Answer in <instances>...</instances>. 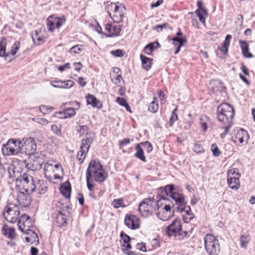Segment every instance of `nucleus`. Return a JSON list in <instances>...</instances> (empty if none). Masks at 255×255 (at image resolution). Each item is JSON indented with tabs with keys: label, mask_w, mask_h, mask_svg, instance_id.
I'll use <instances>...</instances> for the list:
<instances>
[{
	"label": "nucleus",
	"mask_w": 255,
	"mask_h": 255,
	"mask_svg": "<svg viewBox=\"0 0 255 255\" xmlns=\"http://www.w3.org/2000/svg\"><path fill=\"white\" fill-rule=\"evenodd\" d=\"M122 81H124L122 76L121 70L118 67L113 68V82L119 86H121Z\"/></svg>",
	"instance_id": "aec40b11"
},
{
	"label": "nucleus",
	"mask_w": 255,
	"mask_h": 255,
	"mask_svg": "<svg viewBox=\"0 0 255 255\" xmlns=\"http://www.w3.org/2000/svg\"><path fill=\"white\" fill-rule=\"evenodd\" d=\"M209 121V118L206 116H202L200 118V125L203 131L207 130V122Z\"/></svg>",
	"instance_id": "e433bc0d"
},
{
	"label": "nucleus",
	"mask_w": 255,
	"mask_h": 255,
	"mask_svg": "<svg viewBox=\"0 0 255 255\" xmlns=\"http://www.w3.org/2000/svg\"><path fill=\"white\" fill-rule=\"evenodd\" d=\"M172 40L173 41V44L176 46L177 43L180 44V42H182V43H184L186 42V38L185 37H182L181 38L179 37H175L172 39Z\"/></svg>",
	"instance_id": "3c124183"
},
{
	"label": "nucleus",
	"mask_w": 255,
	"mask_h": 255,
	"mask_svg": "<svg viewBox=\"0 0 255 255\" xmlns=\"http://www.w3.org/2000/svg\"><path fill=\"white\" fill-rule=\"evenodd\" d=\"M6 41L4 37H2L0 41V56L4 57L5 60L11 62L12 58L9 56V53H6Z\"/></svg>",
	"instance_id": "6ab92c4d"
},
{
	"label": "nucleus",
	"mask_w": 255,
	"mask_h": 255,
	"mask_svg": "<svg viewBox=\"0 0 255 255\" xmlns=\"http://www.w3.org/2000/svg\"><path fill=\"white\" fill-rule=\"evenodd\" d=\"M136 248L137 250L145 252L146 251V246L144 243H138L136 245Z\"/></svg>",
	"instance_id": "e2e57ef3"
},
{
	"label": "nucleus",
	"mask_w": 255,
	"mask_h": 255,
	"mask_svg": "<svg viewBox=\"0 0 255 255\" xmlns=\"http://www.w3.org/2000/svg\"><path fill=\"white\" fill-rule=\"evenodd\" d=\"M22 232L29 235L30 238L32 240V244L36 241L37 242V244L39 243L38 235L33 230L30 229H26L25 230L24 229V232Z\"/></svg>",
	"instance_id": "2f4dec72"
},
{
	"label": "nucleus",
	"mask_w": 255,
	"mask_h": 255,
	"mask_svg": "<svg viewBox=\"0 0 255 255\" xmlns=\"http://www.w3.org/2000/svg\"><path fill=\"white\" fill-rule=\"evenodd\" d=\"M33 121L38 124H41V125H44V126L48 124V120L44 118H34L33 119Z\"/></svg>",
	"instance_id": "864d4df0"
},
{
	"label": "nucleus",
	"mask_w": 255,
	"mask_h": 255,
	"mask_svg": "<svg viewBox=\"0 0 255 255\" xmlns=\"http://www.w3.org/2000/svg\"><path fill=\"white\" fill-rule=\"evenodd\" d=\"M19 180L22 184L25 192L28 194L32 193L36 191V185L34 178L28 173H24L21 175L17 180Z\"/></svg>",
	"instance_id": "0eeeda50"
},
{
	"label": "nucleus",
	"mask_w": 255,
	"mask_h": 255,
	"mask_svg": "<svg viewBox=\"0 0 255 255\" xmlns=\"http://www.w3.org/2000/svg\"><path fill=\"white\" fill-rule=\"evenodd\" d=\"M77 132L81 136L84 135V137H87V134L89 133H93L89 130V128L86 126H80L79 129L77 130Z\"/></svg>",
	"instance_id": "c9c22d12"
},
{
	"label": "nucleus",
	"mask_w": 255,
	"mask_h": 255,
	"mask_svg": "<svg viewBox=\"0 0 255 255\" xmlns=\"http://www.w3.org/2000/svg\"><path fill=\"white\" fill-rule=\"evenodd\" d=\"M115 5L114 14L113 15V21L119 23L122 20L126 8L125 5L119 2H115Z\"/></svg>",
	"instance_id": "f8f14e48"
},
{
	"label": "nucleus",
	"mask_w": 255,
	"mask_h": 255,
	"mask_svg": "<svg viewBox=\"0 0 255 255\" xmlns=\"http://www.w3.org/2000/svg\"><path fill=\"white\" fill-rule=\"evenodd\" d=\"M76 114L75 110L73 108H68L63 112H57L55 116L60 119H64L71 117Z\"/></svg>",
	"instance_id": "b1692460"
},
{
	"label": "nucleus",
	"mask_w": 255,
	"mask_h": 255,
	"mask_svg": "<svg viewBox=\"0 0 255 255\" xmlns=\"http://www.w3.org/2000/svg\"><path fill=\"white\" fill-rule=\"evenodd\" d=\"M140 144H137L135 146V149L136 150V152L135 153L134 156L137 158L140 159L141 161L143 162L146 161V158L144 155V153L143 149L140 146Z\"/></svg>",
	"instance_id": "473e14b6"
},
{
	"label": "nucleus",
	"mask_w": 255,
	"mask_h": 255,
	"mask_svg": "<svg viewBox=\"0 0 255 255\" xmlns=\"http://www.w3.org/2000/svg\"><path fill=\"white\" fill-rule=\"evenodd\" d=\"M71 67V65L69 63H66L63 65H60L58 67V69L60 72H63L66 69H69Z\"/></svg>",
	"instance_id": "0e129e2a"
},
{
	"label": "nucleus",
	"mask_w": 255,
	"mask_h": 255,
	"mask_svg": "<svg viewBox=\"0 0 255 255\" xmlns=\"http://www.w3.org/2000/svg\"><path fill=\"white\" fill-rule=\"evenodd\" d=\"M52 107H49L45 105H40L39 107V111L43 114H46L48 113L49 110H52Z\"/></svg>",
	"instance_id": "6e6d98bb"
},
{
	"label": "nucleus",
	"mask_w": 255,
	"mask_h": 255,
	"mask_svg": "<svg viewBox=\"0 0 255 255\" xmlns=\"http://www.w3.org/2000/svg\"><path fill=\"white\" fill-rule=\"evenodd\" d=\"M140 144L143 146L144 149L147 153H150L152 150V146L151 144L148 141H145L144 142H141L140 143Z\"/></svg>",
	"instance_id": "8fccbe9b"
},
{
	"label": "nucleus",
	"mask_w": 255,
	"mask_h": 255,
	"mask_svg": "<svg viewBox=\"0 0 255 255\" xmlns=\"http://www.w3.org/2000/svg\"><path fill=\"white\" fill-rule=\"evenodd\" d=\"M66 21V18L64 16H62L61 17H57L54 19V22L56 28L59 29Z\"/></svg>",
	"instance_id": "ea45409f"
},
{
	"label": "nucleus",
	"mask_w": 255,
	"mask_h": 255,
	"mask_svg": "<svg viewBox=\"0 0 255 255\" xmlns=\"http://www.w3.org/2000/svg\"><path fill=\"white\" fill-rule=\"evenodd\" d=\"M116 102L121 106H124L127 103V102L124 98L118 97L116 99Z\"/></svg>",
	"instance_id": "338daca9"
},
{
	"label": "nucleus",
	"mask_w": 255,
	"mask_h": 255,
	"mask_svg": "<svg viewBox=\"0 0 255 255\" xmlns=\"http://www.w3.org/2000/svg\"><path fill=\"white\" fill-rule=\"evenodd\" d=\"M87 153V152L82 151L81 149H80L79 151L78 152L76 155V158L78 161H79V164H81L83 162L86 156Z\"/></svg>",
	"instance_id": "a19ab883"
},
{
	"label": "nucleus",
	"mask_w": 255,
	"mask_h": 255,
	"mask_svg": "<svg viewBox=\"0 0 255 255\" xmlns=\"http://www.w3.org/2000/svg\"><path fill=\"white\" fill-rule=\"evenodd\" d=\"M193 150L194 152H196L197 153H199L202 152L203 151V148L202 146L199 143H195L194 144V147L193 148Z\"/></svg>",
	"instance_id": "5fc2aeb1"
},
{
	"label": "nucleus",
	"mask_w": 255,
	"mask_h": 255,
	"mask_svg": "<svg viewBox=\"0 0 255 255\" xmlns=\"http://www.w3.org/2000/svg\"><path fill=\"white\" fill-rule=\"evenodd\" d=\"M113 205L115 208L126 207L124 202V200L122 198L114 200L113 201Z\"/></svg>",
	"instance_id": "79ce46f5"
},
{
	"label": "nucleus",
	"mask_w": 255,
	"mask_h": 255,
	"mask_svg": "<svg viewBox=\"0 0 255 255\" xmlns=\"http://www.w3.org/2000/svg\"><path fill=\"white\" fill-rule=\"evenodd\" d=\"M121 29L122 25L120 24L113 26V37L120 35Z\"/></svg>",
	"instance_id": "09e8293b"
},
{
	"label": "nucleus",
	"mask_w": 255,
	"mask_h": 255,
	"mask_svg": "<svg viewBox=\"0 0 255 255\" xmlns=\"http://www.w3.org/2000/svg\"><path fill=\"white\" fill-rule=\"evenodd\" d=\"M156 205L157 210L161 208V210L156 213V215L161 220L167 221L173 216L174 213L173 210L175 209L176 205L171 198L169 199L164 195H162L156 202Z\"/></svg>",
	"instance_id": "f03ea898"
},
{
	"label": "nucleus",
	"mask_w": 255,
	"mask_h": 255,
	"mask_svg": "<svg viewBox=\"0 0 255 255\" xmlns=\"http://www.w3.org/2000/svg\"><path fill=\"white\" fill-rule=\"evenodd\" d=\"M125 54V52L123 51V50L117 49L114 51H113V56L116 57H121L124 56Z\"/></svg>",
	"instance_id": "4d7b16f0"
},
{
	"label": "nucleus",
	"mask_w": 255,
	"mask_h": 255,
	"mask_svg": "<svg viewBox=\"0 0 255 255\" xmlns=\"http://www.w3.org/2000/svg\"><path fill=\"white\" fill-rule=\"evenodd\" d=\"M74 84V82L71 80H68L65 81L62 80V86H58L59 87L61 88V89H67L70 88L73 86Z\"/></svg>",
	"instance_id": "c03bdc74"
},
{
	"label": "nucleus",
	"mask_w": 255,
	"mask_h": 255,
	"mask_svg": "<svg viewBox=\"0 0 255 255\" xmlns=\"http://www.w3.org/2000/svg\"><path fill=\"white\" fill-rule=\"evenodd\" d=\"M125 223L128 228L132 230L138 229L139 227V219L133 215H126Z\"/></svg>",
	"instance_id": "2eb2a0df"
},
{
	"label": "nucleus",
	"mask_w": 255,
	"mask_h": 255,
	"mask_svg": "<svg viewBox=\"0 0 255 255\" xmlns=\"http://www.w3.org/2000/svg\"><path fill=\"white\" fill-rule=\"evenodd\" d=\"M34 33V35L32 36L33 40L34 41L36 39L39 42L38 44H40L41 42H43V38L38 35V31L35 30Z\"/></svg>",
	"instance_id": "052dcab7"
},
{
	"label": "nucleus",
	"mask_w": 255,
	"mask_h": 255,
	"mask_svg": "<svg viewBox=\"0 0 255 255\" xmlns=\"http://www.w3.org/2000/svg\"><path fill=\"white\" fill-rule=\"evenodd\" d=\"M239 42L242 49L243 56L249 58L254 57V55L249 51V43L247 42L242 40H240Z\"/></svg>",
	"instance_id": "393cba45"
},
{
	"label": "nucleus",
	"mask_w": 255,
	"mask_h": 255,
	"mask_svg": "<svg viewBox=\"0 0 255 255\" xmlns=\"http://www.w3.org/2000/svg\"><path fill=\"white\" fill-rule=\"evenodd\" d=\"M213 154L215 156H218L221 154V152L216 144H212L211 147Z\"/></svg>",
	"instance_id": "603ef678"
},
{
	"label": "nucleus",
	"mask_w": 255,
	"mask_h": 255,
	"mask_svg": "<svg viewBox=\"0 0 255 255\" xmlns=\"http://www.w3.org/2000/svg\"><path fill=\"white\" fill-rule=\"evenodd\" d=\"M30 218L29 216L23 214L22 215L18 221L17 225L18 227V229L20 230L21 232H24V228L26 226L25 224L28 222L29 220H30Z\"/></svg>",
	"instance_id": "7c9ffc66"
},
{
	"label": "nucleus",
	"mask_w": 255,
	"mask_h": 255,
	"mask_svg": "<svg viewBox=\"0 0 255 255\" xmlns=\"http://www.w3.org/2000/svg\"><path fill=\"white\" fill-rule=\"evenodd\" d=\"M160 45L158 42H151L148 44L144 48V51L148 55H150L155 48H159Z\"/></svg>",
	"instance_id": "c756f323"
},
{
	"label": "nucleus",
	"mask_w": 255,
	"mask_h": 255,
	"mask_svg": "<svg viewBox=\"0 0 255 255\" xmlns=\"http://www.w3.org/2000/svg\"><path fill=\"white\" fill-rule=\"evenodd\" d=\"M87 103L88 105H91L93 107L101 108L102 104L93 95L88 94L86 96Z\"/></svg>",
	"instance_id": "cd10ccee"
},
{
	"label": "nucleus",
	"mask_w": 255,
	"mask_h": 255,
	"mask_svg": "<svg viewBox=\"0 0 255 255\" xmlns=\"http://www.w3.org/2000/svg\"><path fill=\"white\" fill-rule=\"evenodd\" d=\"M169 25L167 23H164L160 25H156L152 27V29L156 30L157 32L161 31L163 28H169L171 29L170 26H168Z\"/></svg>",
	"instance_id": "de8ad7c7"
},
{
	"label": "nucleus",
	"mask_w": 255,
	"mask_h": 255,
	"mask_svg": "<svg viewBox=\"0 0 255 255\" xmlns=\"http://www.w3.org/2000/svg\"><path fill=\"white\" fill-rule=\"evenodd\" d=\"M37 148L36 144L33 138L29 137L22 143L19 149L20 153H24L29 156L36 154L35 153Z\"/></svg>",
	"instance_id": "1a4fd4ad"
},
{
	"label": "nucleus",
	"mask_w": 255,
	"mask_h": 255,
	"mask_svg": "<svg viewBox=\"0 0 255 255\" xmlns=\"http://www.w3.org/2000/svg\"><path fill=\"white\" fill-rule=\"evenodd\" d=\"M2 152L3 154H5L8 156L17 155L20 153L19 150L17 148H15L12 144L9 145L8 142L2 145Z\"/></svg>",
	"instance_id": "a211bd4d"
},
{
	"label": "nucleus",
	"mask_w": 255,
	"mask_h": 255,
	"mask_svg": "<svg viewBox=\"0 0 255 255\" xmlns=\"http://www.w3.org/2000/svg\"><path fill=\"white\" fill-rule=\"evenodd\" d=\"M10 205V204H8L5 207L3 215L7 221L14 223L19 215V211L17 210V207L15 206L16 209H13L9 206Z\"/></svg>",
	"instance_id": "9b49d317"
},
{
	"label": "nucleus",
	"mask_w": 255,
	"mask_h": 255,
	"mask_svg": "<svg viewBox=\"0 0 255 255\" xmlns=\"http://www.w3.org/2000/svg\"><path fill=\"white\" fill-rule=\"evenodd\" d=\"M156 202L153 199L146 198L142 200L138 205V211L141 216L147 217L151 214L153 208L156 210Z\"/></svg>",
	"instance_id": "423d86ee"
},
{
	"label": "nucleus",
	"mask_w": 255,
	"mask_h": 255,
	"mask_svg": "<svg viewBox=\"0 0 255 255\" xmlns=\"http://www.w3.org/2000/svg\"><path fill=\"white\" fill-rule=\"evenodd\" d=\"M155 100V98L154 100L149 104L148 108L149 111L153 113H156L159 108L157 101H156Z\"/></svg>",
	"instance_id": "4c0bfd02"
},
{
	"label": "nucleus",
	"mask_w": 255,
	"mask_h": 255,
	"mask_svg": "<svg viewBox=\"0 0 255 255\" xmlns=\"http://www.w3.org/2000/svg\"><path fill=\"white\" fill-rule=\"evenodd\" d=\"M227 183L229 187L233 190H237L240 188L239 179L235 177L227 178Z\"/></svg>",
	"instance_id": "c85d7f7f"
},
{
	"label": "nucleus",
	"mask_w": 255,
	"mask_h": 255,
	"mask_svg": "<svg viewBox=\"0 0 255 255\" xmlns=\"http://www.w3.org/2000/svg\"><path fill=\"white\" fill-rule=\"evenodd\" d=\"M61 193L66 198L70 199L71 192V186L69 181H67L63 183L60 188Z\"/></svg>",
	"instance_id": "4be33fe9"
},
{
	"label": "nucleus",
	"mask_w": 255,
	"mask_h": 255,
	"mask_svg": "<svg viewBox=\"0 0 255 255\" xmlns=\"http://www.w3.org/2000/svg\"><path fill=\"white\" fill-rule=\"evenodd\" d=\"M94 133H89L87 134V137H84L82 140L80 149L88 152L91 144L94 141Z\"/></svg>",
	"instance_id": "dca6fc26"
},
{
	"label": "nucleus",
	"mask_w": 255,
	"mask_h": 255,
	"mask_svg": "<svg viewBox=\"0 0 255 255\" xmlns=\"http://www.w3.org/2000/svg\"><path fill=\"white\" fill-rule=\"evenodd\" d=\"M7 142H8L9 145H10V144H12V146L14 147V148L17 147L16 148L18 149V150L20 149V146H21V144L22 143V142L19 139L13 138L9 139Z\"/></svg>",
	"instance_id": "58836bf2"
},
{
	"label": "nucleus",
	"mask_w": 255,
	"mask_h": 255,
	"mask_svg": "<svg viewBox=\"0 0 255 255\" xmlns=\"http://www.w3.org/2000/svg\"><path fill=\"white\" fill-rule=\"evenodd\" d=\"M55 22L50 20L49 18L47 19V26L49 31L53 32L54 30V25Z\"/></svg>",
	"instance_id": "bf43d9fd"
},
{
	"label": "nucleus",
	"mask_w": 255,
	"mask_h": 255,
	"mask_svg": "<svg viewBox=\"0 0 255 255\" xmlns=\"http://www.w3.org/2000/svg\"><path fill=\"white\" fill-rule=\"evenodd\" d=\"M232 37V35L230 34L226 35L225 39L222 43V46H219L216 51V54L218 57L223 58L227 54Z\"/></svg>",
	"instance_id": "ddd939ff"
},
{
	"label": "nucleus",
	"mask_w": 255,
	"mask_h": 255,
	"mask_svg": "<svg viewBox=\"0 0 255 255\" xmlns=\"http://www.w3.org/2000/svg\"><path fill=\"white\" fill-rule=\"evenodd\" d=\"M205 249L209 255H218L220 251L218 240L213 235L207 234L204 238Z\"/></svg>",
	"instance_id": "39448f33"
},
{
	"label": "nucleus",
	"mask_w": 255,
	"mask_h": 255,
	"mask_svg": "<svg viewBox=\"0 0 255 255\" xmlns=\"http://www.w3.org/2000/svg\"><path fill=\"white\" fill-rule=\"evenodd\" d=\"M130 143V139L128 138H124L122 141H119V146L120 148H123L128 144Z\"/></svg>",
	"instance_id": "69168bd1"
},
{
	"label": "nucleus",
	"mask_w": 255,
	"mask_h": 255,
	"mask_svg": "<svg viewBox=\"0 0 255 255\" xmlns=\"http://www.w3.org/2000/svg\"><path fill=\"white\" fill-rule=\"evenodd\" d=\"M140 58L141 61L142 68L146 71L149 70L151 67L153 59L142 54L140 55Z\"/></svg>",
	"instance_id": "bb28decb"
},
{
	"label": "nucleus",
	"mask_w": 255,
	"mask_h": 255,
	"mask_svg": "<svg viewBox=\"0 0 255 255\" xmlns=\"http://www.w3.org/2000/svg\"><path fill=\"white\" fill-rule=\"evenodd\" d=\"M182 225L179 220H175L166 228V232L169 236L182 235Z\"/></svg>",
	"instance_id": "9d476101"
},
{
	"label": "nucleus",
	"mask_w": 255,
	"mask_h": 255,
	"mask_svg": "<svg viewBox=\"0 0 255 255\" xmlns=\"http://www.w3.org/2000/svg\"><path fill=\"white\" fill-rule=\"evenodd\" d=\"M50 84L52 87L54 88H61L60 87H58V86H62V80L51 81L50 82Z\"/></svg>",
	"instance_id": "680f3d73"
},
{
	"label": "nucleus",
	"mask_w": 255,
	"mask_h": 255,
	"mask_svg": "<svg viewBox=\"0 0 255 255\" xmlns=\"http://www.w3.org/2000/svg\"><path fill=\"white\" fill-rule=\"evenodd\" d=\"M164 193L167 196L171 198L176 205L173 212L175 211L182 212L185 211L187 215L192 214L191 210L189 206H186L184 197L182 194L175 191L174 185H167L164 187Z\"/></svg>",
	"instance_id": "7ed1b4c3"
},
{
	"label": "nucleus",
	"mask_w": 255,
	"mask_h": 255,
	"mask_svg": "<svg viewBox=\"0 0 255 255\" xmlns=\"http://www.w3.org/2000/svg\"><path fill=\"white\" fill-rule=\"evenodd\" d=\"M92 179L90 177L88 178V176H86V182H87V185L88 189L90 191V192L93 191L94 189V185L93 184H92L91 183V180Z\"/></svg>",
	"instance_id": "13d9d810"
},
{
	"label": "nucleus",
	"mask_w": 255,
	"mask_h": 255,
	"mask_svg": "<svg viewBox=\"0 0 255 255\" xmlns=\"http://www.w3.org/2000/svg\"><path fill=\"white\" fill-rule=\"evenodd\" d=\"M2 234L10 240H13L16 237L15 229L12 227H9L7 225H4L1 229Z\"/></svg>",
	"instance_id": "5701e85b"
},
{
	"label": "nucleus",
	"mask_w": 255,
	"mask_h": 255,
	"mask_svg": "<svg viewBox=\"0 0 255 255\" xmlns=\"http://www.w3.org/2000/svg\"><path fill=\"white\" fill-rule=\"evenodd\" d=\"M69 208L68 206H65L62 210L59 211L56 216V222L58 226L63 227L67 224V217L69 214V212L67 211Z\"/></svg>",
	"instance_id": "4468645a"
},
{
	"label": "nucleus",
	"mask_w": 255,
	"mask_h": 255,
	"mask_svg": "<svg viewBox=\"0 0 255 255\" xmlns=\"http://www.w3.org/2000/svg\"><path fill=\"white\" fill-rule=\"evenodd\" d=\"M195 13H196L197 16L199 17V20L202 23H205V18L203 16V15L201 13L200 10L199 9H197L196 10Z\"/></svg>",
	"instance_id": "774afa93"
},
{
	"label": "nucleus",
	"mask_w": 255,
	"mask_h": 255,
	"mask_svg": "<svg viewBox=\"0 0 255 255\" xmlns=\"http://www.w3.org/2000/svg\"><path fill=\"white\" fill-rule=\"evenodd\" d=\"M241 247L242 248L246 249L250 241V237L248 234L242 235L240 238Z\"/></svg>",
	"instance_id": "72a5a7b5"
},
{
	"label": "nucleus",
	"mask_w": 255,
	"mask_h": 255,
	"mask_svg": "<svg viewBox=\"0 0 255 255\" xmlns=\"http://www.w3.org/2000/svg\"><path fill=\"white\" fill-rule=\"evenodd\" d=\"M177 108H176L174 109V110L172 111V115L170 118L169 120V126L170 127H172L173 125V124L174 122L177 120L178 119V116L177 114Z\"/></svg>",
	"instance_id": "37998d69"
},
{
	"label": "nucleus",
	"mask_w": 255,
	"mask_h": 255,
	"mask_svg": "<svg viewBox=\"0 0 255 255\" xmlns=\"http://www.w3.org/2000/svg\"><path fill=\"white\" fill-rule=\"evenodd\" d=\"M47 182L44 180L38 179L37 181L36 191L40 195L45 194L47 191Z\"/></svg>",
	"instance_id": "a878e982"
},
{
	"label": "nucleus",
	"mask_w": 255,
	"mask_h": 255,
	"mask_svg": "<svg viewBox=\"0 0 255 255\" xmlns=\"http://www.w3.org/2000/svg\"><path fill=\"white\" fill-rule=\"evenodd\" d=\"M19 46L20 42L17 41H15L12 46L11 50L10 51V53L11 54L12 56H13L16 54L17 51L18 50L19 48Z\"/></svg>",
	"instance_id": "a18cd8bd"
},
{
	"label": "nucleus",
	"mask_w": 255,
	"mask_h": 255,
	"mask_svg": "<svg viewBox=\"0 0 255 255\" xmlns=\"http://www.w3.org/2000/svg\"><path fill=\"white\" fill-rule=\"evenodd\" d=\"M249 138V135L248 132L244 129L240 128L235 134L234 141L235 142L239 141L240 143H247Z\"/></svg>",
	"instance_id": "f3484780"
},
{
	"label": "nucleus",
	"mask_w": 255,
	"mask_h": 255,
	"mask_svg": "<svg viewBox=\"0 0 255 255\" xmlns=\"http://www.w3.org/2000/svg\"><path fill=\"white\" fill-rule=\"evenodd\" d=\"M217 114L218 120L223 124L222 128L225 130L224 132L221 133L220 136L221 138H224L229 133L232 126L235 110L230 104L224 103L218 106Z\"/></svg>",
	"instance_id": "f257e3e1"
},
{
	"label": "nucleus",
	"mask_w": 255,
	"mask_h": 255,
	"mask_svg": "<svg viewBox=\"0 0 255 255\" xmlns=\"http://www.w3.org/2000/svg\"><path fill=\"white\" fill-rule=\"evenodd\" d=\"M120 237V242L123 247V250L124 253H126V251H128V250L131 249V245L130 244V238L123 232L121 233Z\"/></svg>",
	"instance_id": "412c9836"
},
{
	"label": "nucleus",
	"mask_w": 255,
	"mask_h": 255,
	"mask_svg": "<svg viewBox=\"0 0 255 255\" xmlns=\"http://www.w3.org/2000/svg\"><path fill=\"white\" fill-rule=\"evenodd\" d=\"M227 178L235 177V178L239 179L241 177V174L239 172V169L236 168L229 170L227 172Z\"/></svg>",
	"instance_id": "f704fd0d"
},
{
	"label": "nucleus",
	"mask_w": 255,
	"mask_h": 255,
	"mask_svg": "<svg viewBox=\"0 0 255 255\" xmlns=\"http://www.w3.org/2000/svg\"><path fill=\"white\" fill-rule=\"evenodd\" d=\"M86 176L91 179L93 177L98 182H102L107 178L108 173L99 161L93 159L89 162Z\"/></svg>",
	"instance_id": "20e7f679"
},
{
	"label": "nucleus",
	"mask_w": 255,
	"mask_h": 255,
	"mask_svg": "<svg viewBox=\"0 0 255 255\" xmlns=\"http://www.w3.org/2000/svg\"><path fill=\"white\" fill-rule=\"evenodd\" d=\"M51 130L57 136H62V131L60 126L59 127L56 125H53L51 127Z\"/></svg>",
	"instance_id": "49530a36"
},
{
	"label": "nucleus",
	"mask_w": 255,
	"mask_h": 255,
	"mask_svg": "<svg viewBox=\"0 0 255 255\" xmlns=\"http://www.w3.org/2000/svg\"><path fill=\"white\" fill-rule=\"evenodd\" d=\"M26 167L31 171H36L41 168L44 160L42 156H39L37 153L29 156L28 162L24 160Z\"/></svg>",
	"instance_id": "6e6552de"
}]
</instances>
